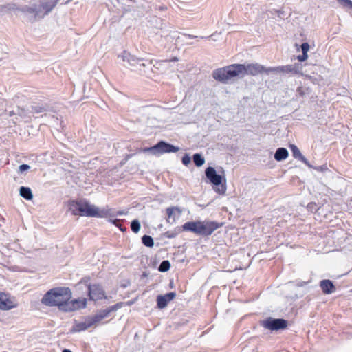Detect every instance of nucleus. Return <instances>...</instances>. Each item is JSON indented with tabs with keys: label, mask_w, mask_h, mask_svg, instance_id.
Listing matches in <instances>:
<instances>
[{
	"label": "nucleus",
	"mask_w": 352,
	"mask_h": 352,
	"mask_svg": "<svg viewBox=\"0 0 352 352\" xmlns=\"http://www.w3.org/2000/svg\"><path fill=\"white\" fill-rule=\"evenodd\" d=\"M170 263L169 261L164 260L160 263L158 270L160 272H167L170 269Z\"/></svg>",
	"instance_id": "24"
},
{
	"label": "nucleus",
	"mask_w": 352,
	"mask_h": 352,
	"mask_svg": "<svg viewBox=\"0 0 352 352\" xmlns=\"http://www.w3.org/2000/svg\"><path fill=\"white\" fill-rule=\"evenodd\" d=\"M19 194L26 200H31L33 198L32 190L28 187L21 186L19 189Z\"/></svg>",
	"instance_id": "20"
},
{
	"label": "nucleus",
	"mask_w": 352,
	"mask_h": 352,
	"mask_svg": "<svg viewBox=\"0 0 352 352\" xmlns=\"http://www.w3.org/2000/svg\"><path fill=\"white\" fill-rule=\"evenodd\" d=\"M63 352H72V351L69 349H65L63 350Z\"/></svg>",
	"instance_id": "34"
},
{
	"label": "nucleus",
	"mask_w": 352,
	"mask_h": 352,
	"mask_svg": "<svg viewBox=\"0 0 352 352\" xmlns=\"http://www.w3.org/2000/svg\"><path fill=\"white\" fill-rule=\"evenodd\" d=\"M89 296L90 300H98L106 298L105 293L103 289L99 285H89L88 287Z\"/></svg>",
	"instance_id": "11"
},
{
	"label": "nucleus",
	"mask_w": 352,
	"mask_h": 352,
	"mask_svg": "<svg viewBox=\"0 0 352 352\" xmlns=\"http://www.w3.org/2000/svg\"><path fill=\"white\" fill-rule=\"evenodd\" d=\"M166 213L168 222L173 223L180 217L182 210L177 207H170L166 209Z\"/></svg>",
	"instance_id": "14"
},
{
	"label": "nucleus",
	"mask_w": 352,
	"mask_h": 352,
	"mask_svg": "<svg viewBox=\"0 0 352 352\" xmlns=\"http://www.w3.org/2000/svg\"><path fill=\"white\" fill-rule=\"evenodd\" d=\"M190 36H186V35H182V36H179L178 38L179 39V41L180 42H183L184 41V39H182V38H187V37H190Z\"/></svg>",
	"instance_id": "33"
},
{
	"label": "nucleus",
	"mask_w": 352,
	"mask_h": 352,
	"mask_svg": "<svg viewBox=\"0 0 352 352\" xmlns=\"http://www.w3.org/2000/svg\"><path fill=\"white\" fill-rule=\"evenodd\" d=\"M93 326V322H91L89 317H87L84 322H76L72 327V332H80L85 331L88 328Z\"/></svg>",
	"instance_id": "15"
},
{
	"label": "nucleus",
	"mask_w": 352,
	"mask_h": 352,
	"mask_svg": "<svg viewBox=\"0 0 352 352\" xmlns=\"http://www.w3.org/2000/svg\"><path fill=\"white\" fill-rule=\"evenodd\" d=\"M193 162L197 166L200 167L205 163V160L201 154L195 153L193 155Z\"/></svg>",
	"instance_id": "22"
},
{
	"label": "nucleus",
	"mask_w": 352,
	"mask_h": 352,
	"mask_svg": "<svg viewBox=\"0 0 352 352\" xmlns=\"http://www.w3.org/2000/svg\"><path fill=\"white\" fill-rule=\"evenodd\" d=\"M287 321L281 318H269L262 322V325L267 329L277 331L285 329L287 327Z\"/></svg>",
	"instance_id": "9"
},
{
	"label": "nucleus",
	"mask_w": 352,
	"mask_h": 352,
	"mask_svg": "<svg viewBox=\"0 0 352 352\" xmlns=\"http://www.w3.org/2000/svg\"><path fill=\"white\" fill-rule=\"evenodd\" d=\"M177 61L178 60L177 58L175 57L173 59L171 60V61Z\"/></svg>",
	"instance_id": "35"
},
{
	"label": "nucleus",
	"mask_w": 352,
	"mask_h": 352,
	"mask_svg": "<svg viewBox=\"0 0 352 352\" xmlns=\"http://www.w3.org/2000/svg\"><path fill=\"white\" fill-rule=\"evenodd\" d=\"M320 287L324 294H332L336 288L333 283L329 280H323L320 282Z\"/></svg>",
	"instance_id": "18"
},
{
	"label": "nucleus",
	"mask_w": 352,
	"mask_h": 352,
	"mask_svg": "<svg viewBox=\"0 0 352 352\" xmlns=\"http://www.w3.org/2000/svg\"><path fill=\"white\" fill-rule=\"evenodd\" d=\"M142 243L146 247L151 248L154 245L153 239L150 236H148V235L143 236L142 238Z\"/></svg>",
	"instance_id": "23"
},
{
	"label": "nucleus",
	"mask_w": 352,
	"mask_h": 352,
	"mask_svg": "<svg viewBox=\"0 0 352 352\" xmlns=\"http://www.w3.org/2000/svg\"><path fill=\"white\" fill-rule=\"evenodd\" d=\"M56 3L57 0H42L38 6L35 4L25 6L22 8V11L30 18L36 19V17L43 16L49 13Z\"/></svg>",
	"instance_id": "6"
},
{
	"label": "nucleus",
	"mask_w": 352,
	"mask_h": 352,
	"mask_svg": "<svg viewBox=\"0 0 352 352\" xmlns=\"http://www.w3.org/2000/svg\"><path fill=\"white\" fill-rule=\"evenodd\" d=\"M176 294L175 292H169L165 295H160L157 297V304L160 309L166 307L169 302L175 298Z\"/></svg>",
	"instance_id": "13"
},
{
	"label": "nucleus",
	"mask_w": 352,
	"mask_h": 352,
	"mask_svg": "<svg viewBox=\"0 0 352 352\" xmlns=\"http://www.w3.org/2000/svg\"><path fill=\"white\" fill-rule=\"evenodd\" d=\"M316 170H322V168H316Z\"/></svg>",
	"instance_id": "36"
},
{
	"label": "nucleus",
	"mask_w": 352,
	"mask_h": 352,
	"mask_svg": "<svg viewBox=\"0 0 352 352\" xmlns=\"http://www.w3.org/2000/svg\"><path fill=\"white\" fill-rule=\"evenodd\" d=\"M275 70H277V69L265 68L258 63L232 64L214 70L212 76L215 80L226 83L235 77L243 78L245 75L256 76L263 72L270 73Z\"/></svg>",
	"instance_id": "2"
},
{
	"label": "nucleus",
	"mask_w": 352,
	"mask_h": 352,
	"mask_svg": "<svg viewBox=\"0 0 352 352\" xmlns=\"http://www.w3.org/2000/svg\"><path fill=\"white\" fill-rule=\"evenodd\" d=\"M290 149L292 153V155L294 158L298 159L300 161H302L305 164H306L308 167L311 168V165L309 164V162L307 161V160L302 155L300 151L298 149V148L294 145L291 144L290 145Z\"/></svg>",
	"instance_id": "16"
},
{
	"label": "nucleus",
	"mask_w": 352,
	"mask_h": 352,
	"mask_svg": "<svg viewBox=\"0 0 352 352\" xmlns=\"http://www.w3.org/2000/svg\"><path fill=\"white\" fill-rule=\"evenodd\" d=\"M121 307V304L117 303L113 306L109 307V308L106 309L108 311V314H109L111 312L118 310Z\"/></svg>",
	"instance_id": "27"
},
{
	"label": "nucleus",
	"mask_w": 352,
	"mask_h": 352,
	"mask_svg": "<svg viewBox=\"0 0 352 352\" xmlns=\"http://www.w3.org/2000/svg\"><path fill=\"white\" fill-rule=\"evenodd\" d=\"M219 227V224L214 221H191L184 223L183 230L197 234L208 236L210 235Z\"/></svg>",
	"instance_id": "5"
},
{
	"label": "nucleus",
	"mask_w": 352,
	"mask_h": 352,
	"mask_svg": "<svg viewBox=\"0 0 352 352\" xmlns=\"http://www.w3.org/2000/svg\"><path fill=\"white\" fill-rule=\"evenodd\" d=\"M110 221L111 223H113L114 225H116V226H120L119 220H118V219L110 220Z\"/></svg>",
	"instance_id": "32"
},
{
	"label": "nucleus",
	"mask_w": 352,
	"mask_h": 352,
	"mask_svg": "<svg viewBox=\"0 0 352 352\" xmlns=\"http://www.w3.org/2000/svg\"><path fill=\"white\" fill-rule=\"evenodd\" d=\"M30 168V166L28 164H21L19 167V170L20 173H23L25 170H28Z\"/></svg>",
	"instance_id": "30"
},
{
	"label": "nucleus",
	"mask_w": 352,
	"mask_h": 352,
	"mask_svg": "<svg viewBox=\"0 0 352 352\" xmlns=\"http://www.w3.org/2000/svg\"><path fill=\"white\" fill-rule=\"evenodd\" d=\"M302 54L301 55H298L297 56V59L302 62L305 60L307 58V52L309 50V45H300Z\"/></svg>",
	"instance_id": "21"
},
{
	"label": "nucleus",
	"mask_w": 352,
	"mask_h": 352,
	"mask_svg": "<svg viewBox=\"0 0 352 352\" xmlns=\"http://www.w3.org/2000/svg\"><path fill=\"white\" fill-rule=\"evenodd\" d=\"M43 110V108L41 107H34V111L36 112V113H39V112H41Z\"/></svg>",
	"instance_id": "31"
},
{
	"label": "nucleus",
	"mask_w": 352,
	"mask_h": 352,
	"mask_svg": "<svg viewBox=\"0 0 352 352\" xmlns=\"http://www.w3.org/2000/svg\"><path fill=\"white\" fill-rule=\"evenodd\" d=\"M276 68L277 70H275L274 72H285L286 74H297L302 72V65L300 63H295Z\"/></svg>",
	"instance_id": "12"
},
{
	"label": "nucleus",
	"mask_w": 352,
	"mask_h": 352,
	"mask_svg": "<svg viewBox=\"0 0 352 352\" xmlns=\"http://www.w3.org/2000/svg\"><path fill=\"white\" fill-rule=\"evenodd\" d=\"M205 174L207 179L214 186V191L219 195H224L226 192V184H221L223 177L221 175L217 173L213 167H208L205 170Z\"/></svg>",
	"instance_id": "7"
},
{
	"label": "nucleus",
	"mask_w": 352,
	"mask_h": 352,
	"mask_svg": "<svg viewBox=\"0 0 352 352\" xmlns=\"http://www.w3.org/2000/svg\"><path fill=\"white\" fill-rule=\"evenodd\" d=\"M288 155L289 153L286 148H279L274 154V159L278 162H280L285 160L288 157Z\"/></svg>",
	"instance_id": "19"
},
{
	"label": "nucleus",
	"mask_w": 352,
	"mask_h": 352,
	"mask_svg": "<svg viewBox=\"0 0 352 352\" xmlns=\"http://www.w3.org/2000/svg\"><path fill=\"white\" fill-rule=\"evenodd\" d=\"M121 307V304L117 303L113 306L109 307V308L106 309L108 311V314H109L111 312L118 310Z\"/></svg>",
	"instance_id": "28"
},
{
	"label": "nucleus",
	"mask_w": 352,
	"mask_h": 352,
	"mask_svg": "<svg viewBox=\"0 0 352 352\" xmlns=\"http://www.w3.org/2000/svg\"><path fill=\"white\" fill-rule=\"evenodd\" d=\"M123 62L126 63L124 66L129 67L134 72H138L147 77H151L152 63L150 60L138 58L129 52L124 51L121 55L118 56Z\"/></svg>",
	"instance_id": "3"
},
{
	"label": "nucleus",
	"mask_w": 352,
	"mask_h": 352,
	"mask_svg": "<svg viewBox=\"0 0 352 352\" xmlns=\"http://www.w3.org/2000/svg\"><path fill=\"white\" fill-rule=\"evenodd\" d=\"M72 293L68 287H55L47 292L41 299L42 304L49 307H57L65 312L74 311L85 308V298L71 300Z\"/></svg>",
	"instance_id": "1"
},
{
	"label": "nucleus",
	"mask_w": 352,
	"mask_h": 352,
	"mask_svg": "<svg viewBox=\"0 0 352 352\" xmlns=\"http://www.w3.org/2000/svg\"><path fill=\"white\" fill-rule=\"evenodd\" d=\"M69 209L74 215L99 218L104 217L107 215L106 210H101L95 205L91 204L87 201H73L70 204Z\"/></svg>",
	"instance_id": "4"
},
{
	"label": "nucleus",
	"mask_w": 352,
	"mask_h": 352,
	"mask_svg": "<svg viewBox=\"0 0 352 352\" xmlns=\"http://www.w3.org/2000/svg\"><path fill=\"white\" fill-rule=\"evenodd\" d=\"M343 7L352 9V1L351 0H337Z\"/></svg>",
	"instance_id": "26"
},
{
	"label": "nucleus",
	"mask_w": 352,
	"mask_h": 352,
	"mask_svg": "<svg viewBox=\"0 0 352 352\" xmlns=\"http://www.w3.org/2000/svg\"><path fill=\"white\" fill-rule=\"evenodd\" d=\"M179 150V147L175 146L164 141H161L153 146L144 148L142 151L144 153H150L153 155L160 156L164 153H176Z\"/></svg>",
	"instance_id": "8"
},
{
	"label": "nucleus",
	"mask_w": 352,
	"mask_h": 352,
	"mask_svg": "<svg viewBox=\"0 0 352 352\" xmlns=\"http://www.w3.org/2000/svg\"><path fill=\"white\" fill-rule=\"evenodd\" d=\"M141 226L138 220L135 219L131 223V229L134 233H138L140 230Z\"/></svg>",
	"instance_id": "25"
},
{
	"label": "nucleus",
	"mask_w": 352,
	"mask_h": 352,
	"mask_svg": "<svg viewBox=\"0 0 352 352\" xmlns=\"http://www.w3.org/2000/svg\"><path fill=\"white\" fill-rule=\"evenodd\" d=\"M190 161H191V158L188 155H185L183 157H182V163L185 165V166H188L190 163Z\"/></svg>",
	"instance_id": "29"
},
{
	"label": "nucleus",
	"mask_w": 352,
	"mask_h": 352,
	"mask_svg": "<svg viewBox=\"0 0 352 352\" xmlns=\"http://www.w3.org/2000/svg\"><path fill=\"white\" fill-rule=\"evenodd\" d=\"M17 305L14 298L10 296L9 294L0 292V309L10 310L16 307Z\"/></svg>",
	"instance_id": "10"
},
{
	"label": "nucleus",
	"mask_w": 352,
	"mask_h": 352,
	"mask_svg": "<svg viewBox=\"0 0 352 352\" xmlns=\"http://www.w3.org/2000/svg\"><path fill=\"white\" fill-rule=\"evenodd\" d=\"M109 315L107 309L100 310L97 312L94 316H89V319L93 322V326L100 322L102 320L107 317Z\"/></svg>",
	"instance_id": "17"
}]
</instances>
